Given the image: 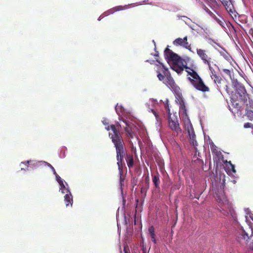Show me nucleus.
Listing matches in <instances>:
<instances>
[{
  "mask_svg": "<svg viewBox=\"0 0 253 253\" xmlns=\"http://www.w3.org/2000/svg\"><path fill=\"white\" fill-rule=\"evenodd\" d=\"M211 78L213 80L214 83L217 85L218 84H220L222 81L221 78L219 76H218L217 74Z\"/></svg>",
  "mask_w": 253,
  "mask_h": 253,
  "instance_id": "5701e85b",
  "label": "nucleus"
},
{
  "mask_svg": "<svg viewBox=\"0 0 253 253\" xmlns=\"http://www.w3.org/2000/svg\"><path fill=\"white\" fill-rule=\"evenodd\" d=\"M231 106L233 107L232 109H231V107L230 105H229V107H230V110L232 112H238L241 108V106L237 100L236 99L232 98L231 99Z\"/></svg>",
  "mask_w": 253,
  "mask_h": 253,
  "instance_id": "4468645a",
  "label": "nucleus"
},
{
  "mask_svg": "<svg viewBox=\"0 0 253 253\" xmlns=\"http://www.w3.org/2000/svg\"><path fill=\"white\" fill-rule=\"evenodd\" d=\"M223 72H224V74H225L226 75L231 77V72L229 70V69H223Z\"/></svg>",
  "mask_w": 253,
  "mask_h": 253,
  "instance_id": "473e14b6",
  "label": "nucleus"
},
{
  "mask_svg": "<svg viewBox=\"0 0 253 253\" xmlns=\"http://www.w3.org/2000/svg\"><path fill=\"white\" fill-rule=\"evenodd\" d=\"M55 174L56 175V180L58 181V182L59 183V184H60L62 182H63V180L61 178V177L58 175H57V174L56 173Z\"/></svg>",
  "mask_w": 253,
  "mask_h": 253,
  "instance_id": "72a5a7b5",
  "label": "nucleus"
},
{
  "mask_svg": "<svg viewBox=\"0 0 253 253\" xmlns=\"http://www.w3.org/2000/svg\"><path fill=\"white\" fill-rule=\"evenodd\" d=\"M120 120L122 121L125 125L123 127L126 132V135L129 138H132L133 137V132L132 130V126H133L132 124L129 121L125 120L123 118L120 119Z\"/></svg>",
  "mask_w": 253,
  "mask_h": 253,
  "instance_id": "ddd939ff",
  "label": "nucleus"
},
{
  "mask_svg": "<svg viewBox=\"0 0 253 253\" xmlns=\"http://www.w3.org/2000/svg\"><path fill=\"white\" fill-rule=\"evenodd\" d=\"M116 111H117V106L116 107Z\"/></svg>",
  "mask_w": 253,
  "mask_h": 253,
  "instance_id": "a18cd8bd",
  "label": "nucleus"
},
{
  "mask_svg": "<svg viewBox=\"0 0 253 253\" xmlns=\"http://www.w3.org/2000/svg\"><path fill=\"white\" fill-rule=\"evenodd\" d=\"M64 200L67 207L69 206L70 205L71 206H72L73 198L70 192H69V193L66 194V195L64 196Z\"/></svg>",
  "mask_w": 253,
  "mask_h": 253,
  "instance_id": "f3484780",
  "label": "nucleus"
},
{
  "mask_svg": "<svg viewBox=\"0 0 253 253\" xmlns=\"http://www.w3.org/2000/svg\"><path fill=\"white\" fill-rule=\"evenodd\" d=\"M226 91H227V92H229V91H228V86H227V85H226Z\"/></svg>",
  "mask_w": 253,
  "mask_h": 253,
  "instance_id": "37998d69",
  "label": "nucleus"
},
{
  "mask_svg": "<svg viewBox=\"0 0 253 253\" xmlns=\"http://www.w3.org/2000/svg\"><path fill=\"white\" fill-rule=\"evenodd\" d=\"M149 233L151 236L152 242L154 244L157 243V240L156 239V234L155 232V228L153 226H151L148 229Z\"/></svg>",
  "mask_w": 253,
  "mask_h": 253,
  "instance_id": "a211bd4d",
  "label": "nucleus"
},
{
  "mask_svg": "<svg viewBox=\"0 0 253 253\" xmlns=\"http://www.w3.org/2000/svg\"><path fill=\"white\" fill-rule=\"evenodd\" d=\"M152 112L156 118V125H157V126L160 127L161 126V119L160 118L158 113L154 110H152Z\"/></svg>",
  "mask_w": 253,
  "mask_h": 253,
  "instance_id": "4be33fe9",
  "label": "nucleus"
},
{
  "mask_svg": "<svg viewBox=\"0 0 253 253\" xmlns=\"http://www.w3.org/2000/svg\"><path fill=\"white\" fill-rule=\"evenodd\" d=\"M236 93L237 97H239V99L242 101L243 102L247 101L248 98H249V94L247 93L244 86L242 85H238L236 89Z\"/></svg>",
  "mask_w": 253,
  "mask_h": 253,
  "instance_id": "9b49d317",
  "label": "nucleus"
},
{
  "mask_svg": "<svg viewBox=\"0 0 253 253\" xmlns=\"http://www.w3.org/2000/svg\"><path fill=\"white\" fill-rule=\"evenodd\" d=\"M211 17H212L213 18H214L216 21H217V19H218L219 18H218L216 15L213 13V15L212 16H211Z\"/></svg>",
  "mask_w": 253,
  "mask_h": 253,
  "instance_id": "58836bf2",
  "label": "nucleus"
},
{
  "mask_svg": "<svg viewBox=\"0 0 253 253\" xmlns=\"http://www.w3.org/2000/svg\"><path fill=\"white\" fill-rule=\"evenodd\" d=\"M244 127L246 128H250V127L253 128V124L250 123H247L244 124Z\"/></svg>",
  "mask_w": 253,
  "mask_h": 253,
  "instance_id": "2f4dec72",
  "label": "nucleus"
},
{
  "mask_svg": "<svg viewBox=\"0 0 253 253\" xmlns=\"http://www.w3.org/2000/svg\"><path fill=\"white\" fill-rule=\"evenodd\" d=\"M217 22L221 26H223V21L220 20V19H217Z\"/></svg>",
  "mask_w": 253,
  "mask_h": 253,
  "instance_id": "4c0bfd02",
  "label": "nucleus"
},
{
  "mask_svg": "<svg viewBox=\"0 0 253 253\" xmlns=\"http://www.w3.org/2000/svg\"><path fill=\"white\" fill-rule=\"evenodd\" d=\"M157 61L161 65V67L160 66L159 68H158L157 70H156V72L157 73V77L159 81H162L163 83L164 82V81L166 79V76L164 75V74H162L161 72H163V71H164V69L162 67V65H163L162 63H161L158 60H157Z\"/></svg>",
  "mask_w": 253,
  "mask_h": 253,
  "instance_id": "2eb2a0df",
  "label": "nucleus"
},
{
  "mask_svg": "<svg viewBox=\"0 0 253 253\" xmlns=\"http://www.w3.org/2000/svg\"><path fill=\"white\" fill-rule=\"evenodd\" d=\"M208 66L209 69L210 71L211 77H212L213 76L217 75V73L214 69L213 66L217 67L215 64L213 63V62H211L209 64L207 65Z\"/></svg>",
  "mask_w": 253,
  "mask_h": 253,
  "instance_id": "6ab92c4d",
  "label": "nucleus"
},
{
  "mask_svg": "<svg viewBox=\"0 0 253 253\" xmlns=\"http://www.w3.org/2000/svg\"><path fill=\"white\" fill-rule=\"evenodd\" d=\"M173 44L175 46H181L190 51L191 50V46L187 42V36L184 37L183 39L178 38L176 39L173 42Z\"/></svg>",
  "mask_w": 253,
  "mask_h": 253,
  "instance_id": "f8f14e48",
  "label": "nucleus"
},
{
  "mask_svg": "<svg viewBox=\"0 0 253 253\" xmlns=\"http://www.w3.org/2000/svg\"><path fill=\"white\" fill-rule=\"evenodd\" d=\"M106 129L107 130H111L112 132H109V136L116 148V153L120 155L123 152L126 151V147L123 138L119 130L117 129L114 125H107Z\"/></svg>",
  "mask_w": 253,
  "mask_h": 253,
  "instance_id": "f257e3e1",
  "label": "nucleus"
},
{
  "mask_svg": "<svg viewBox=\"0 0 253 253\" xmlns=\"http://www.w3.org/2000/svg\"><path fill=\"white\" fill-rule=\"evenodd\" d=\"M205 0L208 2L209 5L212 4L215 2V0Z\"/></svg>",
  "mask_w": 253,
  "mask_h": 253,
  "instance_id": "e433bc0d",
  "label": "nucleus"
},
{
  "mask_svg": "<svg viewBox=\"0 0 253 253\" xmlns=\"http://www.w3.org/2000/svg\"><path fill=\"white\" fill-rule=\"evenodd\" d=\"M124 253H129V249L127 245H125L124 247Z\"/></svg>",
  "mask_w": 253,
  "mask_h": 253,
  "instance_id": "f704fd0d",
  "label": "nucleus"
},
{
  "mask_svg": "<svg viewBox=\"0 0 253 253\" xmlns=\"http://www.w3.org/2000/svg\"><path fill=\"white\" fill-rule=\"evenodd\" d=\"M125 8V7L120 5L118 6H116L115 7L113 8V9H114L115 11H121L124 10Z\"/></svg>",
  "mask_w": 253,
  "mask_h": 253,
  "instance_id": "7c9ffc66",
  "label": "nucleus"
},
{
  "mask_svg": "<svg viewBox=\"0 0 253 253\" xmlns=\"http://www.w3.org/2000/svg\"><path fill=\"white\" fill-rule=\"evenodd\" d=\"M152 180H153V182L154 183V184L155 185V188H159L160 180V174H159V173H157V174L153 176Z\"/></svg>",
  "mask_w": 253,
  "mask_h": 253,
  "instance_id": "aec40b11",
  "label": "nucleus"
},
{
  "mask_svg": "<svg viewBox=\"0 0 253 253\" xmlns=\"http://www.w3.org/2000/svg\"><path fill=\"white\" fill-rule=\"evenodd\" d=\"M145 181H146V182H147L148 183V184H149V177L148 175H147V176L146 177Z\"/></svg>",
  "mask_w": 253,
  "mask_h": 253,
  "instance_id": "ea45409f",
  "label": "nucleus"
},
{
  "mask_svg": "<svg viewBox=\"0 0 253 253\" xmlns=\"http://www.w3.org/2000/svg\"><path fill=\"white\" fill-rule=\"evenodd\" d=\"M248 99H249V103H247L246 109L253 110V100L250 99L249 97Z\"/></svg>",
  "mask_w": 253,
  "mask_h": 253,
  "instance_id": "bb28decb",
  "label": "nucleus"
},
{
  "mask_svg": "<svg viewBox=\"0 0 253 253\" xmlns=\"http://www.w3.org/2000/svg\"><path fill=\"white\" fill-rule=\"evenodd\" d=\"M117 126H120V127L121 126V125L120 124H119V123L117 124Z\"/></svg>",
  "mask_w": 253,
  "mask_h": 253,
  "instance_id": "c03bdc74",
  "label": "nucleus"
},
{
  "mask_svg": "<svg viewBox=\"0 0 253 253\" xmlns=\"http://www.w3.org/2000/svg\"><path fill=\"white\" fill-rule=\"evenodd\" d=\"M237 240L241 244H245L253 251V231L248 228V231L240 229L238 232Z\"/></svg>",
  "mask_w": 253,
  "mask_h": 253,
  "instance_id": "20e7f679",
  "label": "nucleus"
},
{
  "mask_svg": "<svg viewBox=\"0 0 253 253\" xmlns=\"http://www.w3.org/2000/svg\"><path fill=\"white\" fill-rule=\"evenodd\" d=\"M102 123L105 126H107L109 124V123L107 122V120H104L102 121Z\"/></svg>",
  "mask_w": 253,
  "mask_h": 253,
  "instance_id": "a19ab883",
  "label": "nucleus"
},
{
  "mask_svg": "<svg viewBox=\"0 0 253 253\" xmlns=\"http://www.w3.org/2000/svg\"><path fill=\"white\" fill-rule=\"evenodd\" d=\"M184 69H186V72L190 76L188 77V80L197 90L203 92L210 91V88L206 85L203 79L195 70L188 67L186 64L184 66Z\"/></svg>",
  "mask_w": 253,
  "mask_h": 253,
  "instance_id": "f03ea898",
  "label": "nucleus"
},
{
  "mask_svg": "<svg viewBox=\"0 0 253 253\" xmlns=\"http://www.w3.org/2000/svg\"><path fill=\"white\" fill-rule=\"evenodd\" d=\"M184 127L189 134L191 143L195 147H196V146L198 145V142L196 140V135L194 130V128L192 126L191 123L189 119L185 121Z\"/></svg>",
  "mask_w": 253,
  "mask_h": 253,
  "instance_id": "0eeeda50",
  "label": "nucleus"
},
{
  "mask_svg": "<svg viewBox=\"0 0 253 253\" xmlns=\"http://www.w3.org/2000/svg\"><path fill=\"white\" fill-rule=\"evenodd\" d=\"M246 115L250 120H253V111L246 109Z\"/></svg>",
  "mask_w": 253,
  "mask_h": 253,
  "instance_id": "b1692460",
  "label": "nucleus"
},
{
  "mask_svg": "<svg viewBox=\"0 0 253 253\" xmlns=\"http://www.w3.org/2000/svg\"><path fill=\"white\" fill-rule=\"evenodd\" d=\"M126 151L123 152L122 153H120L118 155L116 153V158L117 160V165L119 170L120 174V183L121 186H122L123 182L124 181V178L123 177V161L124 156H125Z\"/></svg>",
  "mask_w": 253,
  "mask_h": 253,
  "instance_id": "1a4fd4ad",
  "label": "nucleus"
},
{
  "mask_svg": "<svg viewBox=\"0 0 253 253\" xmlns=\"http://www.w3.org/2000/svg\"><path fill=\"white\" fill-rule=\"evenodd\" d=\"M213 154L215 155L216 157L218 160H219L221 158V157H223V155H222L221 152L219 150L217 151V152H215L214 153H213Z\"/></svg>",
  "mask_w": 253,
  "mask_h": 253,
  "instance_id": "c756f323",
  "label": "nucleus"
},
{
  "mask_svg": "<svg viewBox=\"0 0 253 253\" xmlns=\"http://www.w3.org/2000/svg\"><path fill=\"white\" fill-rule=\"evenodd\" d=\"M219 210L224 215H228L229 213L232 214L233 210L231 204L226 199H224L222 202H219Z\"/></svg>",
  "mask_w": 253,
  "mask_h": 253,
  "instance_id": "6e6552de",
  "label": "nucleus"
},
{
  "mask_svg": "<svg viewBox=\"0 0 253 253\" xmlns=\"http://www.w3.org/2000/svg\"><path fill=\"white\" fill-rule=\"evenodd\" d=\"M164 69L163 73L166 76V79L164 81L163 83L166 84L171 90L175 91L177 89V86L176 85L173 78L171 76L170 72L169 71L168 69L165 67L164 65H162Z\"/></svg>",
  "mask_w": 253,
  "mask_h": 253,
  "instance_id": "423d86ee",
  "label": "nucleus"
},
{
  "mask_svg": "<svg viewBox=\"0 0 253 253\" xmlns=\"http://www.w3.org/2000/svg\"><path fill=\"white\" fill-rule=\"evenodd\" d=\"M164 53L166 58L172 62L170 66L171 69L178 74H181L184 71V66L186 64L185 60L174 53L168 47L166 48Z\"/></svg>",
  "mask_w": 253,
  "mask_h": 253,
  "instance_id": "7ed1b4c3",
  "label": "nucleus"
},
{
  "mask_svg": "<svg viewBox=\"0 0 253 253\" xmlns=\"http://www.w3.org/2000/svg\"><path fill=\"white\" fill-rule=\"evenodd\" d=\"M203 8L210 16H212L213 13L204 4H203Z\"/></svg>",
  "mask_w": 253,
  "mask_h": 253,
  "instance_id": "c85d7f7f",
  "label": "nucleus"
},
{
  "mask_svg": "<svg viewBox=\"0 0 253 253\" xmlns=\"http://www.w3.org/2000/svg\"><path fill=\"white\" fill-rule=\"evenodd\" d=\"M166 109L169 114L168 123L170 128L176 133V135L182 133V130L180 127L177 116L175 114L172 115L170 113V110L168 104L165 105Z\"/></svg>",
  "mask_w": 253,
  "mask_h": 253,
  "instance_id": "39448f33",
  "label": "nucleus"
},
{
  "mask_svg": "<svg viewBox=\"0 0 253 253\" xmlns=\"http://www.w3.org/2000/svg\"><path fill=\"white\" fill-rule=\"evenodd\" d=\"M59 185L60 186V190L61 191L62 193H69L70 191L68 189L66 188L65 186L64 185L63 182L60 183Z\"/></svg>",
  "mask_w": 253,
  "mask_h": 253,
  "instance_id": "393cba45",
  "label": "nucleus"
},
{
  "mask_svg": "<svg viewBox=\"0 0 253 253\" xmlns=\"http://www.w3.org/2000/svg\"><path fill=\"white\" fill-rule=\"evenodd\" d=\"M223 5L225 7L227 10H228V8H230V6L231 5V2L227 0H220Z\"/></svg>",
  "mask_w": 253,
  "mask_h": 253,
  "instance_id": "a878e982",
  "label": "nucleus"
},
{
  "mask_svg": "<svg viewBox=\"0 0 253 253\" xmlns=\"http://www.w3.org/2000/svg\"><path fill=\"white\" fill-rule=\"evenodd\" d=\"M226 169L228 172H236L235 166L231 163V162H228L226 165Z\"/></svg>",
  "mask_w": 253,
  "mask_h": 253,
  "instance_id": "412c9836",
  "label": "nucleus"
},
{
  "mask_svg": "<svg viewBox=\"0 0 253 253\" xmlns=\"http://www.w3.org/2000/svg\"><path fill=\"white\" fill-rule=\"evenodd\" d=\"M46 165L51 169L53 170V172H54V174H56V171H55V170L54 169V168L49 163H46Z\"/></svg>",
  "mask_w": 253,
  "mask_h": 253,
  "instance_id": "c9c22d12",
  "label": "nucleus"
},
{
  "mask_svg": "<svg viewBox=\"0 0 253 253\" xmlns=\"http://www.w3.org/2000/svg\"><path fill=\"white\" fill-rule=\"evenodd\" d=\"M197 54L205 65L209 64L212 62L211 58L208 56V51L201 48H197Z\"/></svg>",
  "mask_w": 253,
  "mask_h": 253,
  "instance_id": "9d476101",
  "label": "nucleus"
},
{
  "mask_svg": "<svg viewBox=\"0 0 253 253\" xmlns=\"http://www.w3.org/2000/svg\"><path fill=\"white\" fill-rule=\"evenodd\" d=\"M30 162V161H28L26 162H22L21 164H25V165H26L28 167L27 164H29Z\"/></svg>",
  "mask_w": 253,
  "mask_h": 253,
  "instance_id": "79ce46f5",
  "label": "nucleus"
},
{
  "mask_svg": "<svg viewBox=\"0 0 253 253\" xmlns=\"http://www.w3.org/2000/svg\"><path fill=\"white\" fill-rule=\"evenodd\" d=\"M210 147L212 153L217 152V151L218 150L216 145L213 142L210 144Z\"/></svg>",
  "mask_w": 253,
  "mask_h": 253,
  "instance_id": "cd10ccee",
  "label": "nucleus"
},
{
  "mask_svg": "<svg viewBox=\"0 0 253 253\" xmlns=\"http://www.w3.org/2000/svg\"><path fill=\"white\" fill-rule=\"evenodd\" d=\"M126 156V160L127 163V165L129 169H131L133 167L134 165V160L133 155L132 154H126V152L125 156Z\"/></svg>",
  "mask_w": 253,
  "mask_h": 253,
  "instance_id": "dca6fc26",
  "label": "nucleus"
}]
</instances>
